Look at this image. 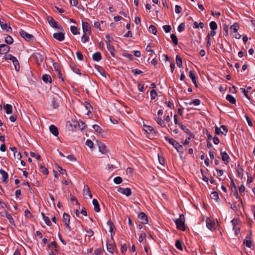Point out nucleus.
Here are the masks:
<instances>
[{"label":"nucleus","mask_w":255,"mask_h":255,"mask_svg":"<svg viewBox=\"0 0 255 255\" xmlns=\"http://www.w3.org/2000/svg\"><path fill=\"white\" fill-rule=\"evenodd\" d=\"M175 222L176 223V227L178 229L181 231H184L185 230L184 224L185 218L183 214H181L180 215L179 218L176 219L175 221Z\"/></svg>","instance_id":"nucleus-1"},{"label":"nucleus","mask_w":255,"mask_h":255,"mask_svg":"<svg viewBox=\"0 0 255 255\" xmlns=\"http://www.w3.org/2000/svg\"><path fill=\"white\" fill-rule=\"evenodd\" d=\"M165 140L169 142L176 150L178 152L180 151V149L182 148V146L179 144L178 142L173 138H170L167 136L164 137Z\"/></svg>","instance_id":"nucleus-2"},{"label":"nucleus","mask_w":255,"mask_h":255,"mask_svg":"<svg viewBox=\"0 0 255 255\" xmlns=\"http://www.w3.org/2000/svg\"><path fill=\"white\" fill-rule=\"evenodd\" d=\"M206 226L211 231H213L217 228L218 226L217 222L211 220L210 218H207L206 219Z\"/></svg>","instance_id":"nucleus-3"},{"label":"nucleus","mask_w":255,"mask_h":255,"mask_svg":"<svg viewBox=\"0 0 255 255\" xmlns=\"http://www.w3.org/2000/svg\"><path fill=\"white\" fill-rule=\"evenodd\" d=\"M19 33L20 36L27 41L32 40L34 38L32 35L29 34L23 30L21 29Z\"/></svg>","instance_id":"nucleus-4"},{"label":"nucleus","mask_w":255,"mask_h":255,"mask_svg":"<svg viewBox=\"0 0 255 255\" xmlns=\"http://www.w3.org/2000/svg\"><path fill=\"white\" fill-rule=\"evenodd\" d=\"M47 21L49 24V25L53 27L56 28L59 30L62 29V27L58 24L57 22L51 16L47 17Z\"/></svg>","instance_id":"nucleus-5"},{"label":"nucleus","mask_w":255,"mask_h":255,"mask_svg":"<svg viewBox=\"0 0 255 255\" xmlns=\"http://www.w3.org/2000/svg\"><path fill=\"white\" fill-rule=\"evenodd\" d=\"M78 125L80 126L79 123H78L76 121L73 120L68 121L66 123V127L69 130H72L73 128H77Z\"/></svg>","instance_id":"nucleus-6"},{"label":"nucleus","mask_w":255,"mask_h":255,"mask_svg":"<svg viewBox=\"0 0 255 255\" xmlns=\"http://www.w3.org/2000/svg\"><path fill=\"white\" fill-rule=\"evenodd\" d=\"M216 133L217 134H219L220 133H222L223 134H226L228 132V128L226 126L224 125H222L221 126L220 128L218 127H216L215 128Z\"/></svg>","instance_id":"nucleus-7"},{"label":"nucleus","mask_w":255,"mask_h":255,"mask_svg":"<svg viewBox=\"0 0 255 255\" xmlns=\"http://www.w3.org/2000/svg\"><path fill=\"white\" fill-rule=\"evenodd\" d=\"M118 191L123 194L126 195L127 196H129L131 194V190L128 188H122L119 187L118 189Z\"/></svg>","instance_id":"nucleus-8"},{"label":"nucleus","mask_w":255,"mask_h":255,"mask_svg":"<svg viewBox=\"0 0 255 255\" xmlns=\"http://www.w3.org/2000/svg\"><path fill=\"white\" fill-rule=\"evenodd\" d=\"M82 29L83 32L91 33V28L90 24L86 21L82 22Z\"/></svg>","instance_id":"nucleus-9"},{"label":"nucleus","mask_w":255,"mask_h":255,"mask_svg":"<svg viewBox=\"0 0 255 255\" xmlns=\"http://www.w3.org/2000/svg\"><path fill=\"white\" fill-rule=\"evenodd\" d=\"M0 25L2 29L5 30L6 31H9V30L11 29L10 26L5 22L4 19H0Z\"/></svg>","instance_id":"nucleus-10"},{"label":"nucleus","mask_w":255,"mask_h":255,"mask_svg":"<svg viewBox=\"0 0 255 255\" xmlns=\"http://www.w3.org/2000/svg\"><path fill=\"white\" fill-rule=\"evenodd\" d=\"M63 221L64 222L65 225L69 229H70V216L68 214L64 213L63 216Z\"/></svg>","instance_id":"nucleus-11"},{"label":"nucleus","mask_w":255,"mask_h":255,"mask_svg":"<svg viewBox=\"0 0 255 255\" xmlns=\"http://www.w3.org/2000/svg\"><path fill=\"white\" fill-rule=\"evenodd\" d=\"M83 193L84 196L88 197L90 199L92 198V194L91 193L89 187L87 185H84Z\"/></svg>","instance_id":"nucleus-12"},{"label":"nucleus","mask_w":255,"mask_h":255,"mask_svg":"<svg viewBox=\"0 0 255 255\" xmlns=\"http://www.w3.org/2000/svg\"><path fill=\"white\" fill-rule=\"evenodd\" d=\"M143 127V130L147 133L151 134L152 135H154L155 133V131L153 127L145 125H144Z\"/></svg>","instance_id":"nucleus-13"},{"label":"nucleus","mask_w":255,"mask_h":255,"mask_svg":"<svg viewBox=\"0 0 255 255\" xmlns=\"http://www.w3.org/2000/svg\"><path fill=\"white\" fill-rule=\"evenodd\" d=\"M138 217L142 224H147L148 223L147 217L143 212L139 214Z\"/></svg>","instance_id":"nucleus-14"},{"label":"nucleus","mask_w":255,"mask_h":255,"mask_svg":"<svg viewBox=\"0 0 255 255\" xmlns=\"http://www.w3.org/2000/svg\"><path fill=\"white\" fill-rule=\"evenodd\" d=\"M9 51V47L4 44L0 45V54H4Z\"/></svg>","instance_id":"nucleus-15"},{"label":"nucleus","mask_w":255,"mask_h":255,"mask_svg":"<svg viewBox=\"0 0 255 255\" xmlns=\"http://www.w3.org/2000/svg\"><path fill=\"white\" fill-rule=\"evenodd\" d=\"M179 126L182 129V130H183L187 135L190 136L191 137H194V135L191 132V131L189 130V129L187 128L182 124H179Z\"/></svg>","instance_id":"nucleus-16"},{"label":"nucleus","mask_w":255,"mask_h":255,"mask_svg":"<svg viewBox=\"0 0 255 255\" xmlns=\"http://www.w3.org/2000/svg\"><path fill=\"white\" fill-rule=\"evenodd\" d=\"M53 37L59 41H62L64 39L65 35L62 32L55 33L53 34Z\"/></svg>","instance_id":"nucleus-17"},{"label":"nucleus","mask_w":255,"mask_h":255,"mask_svg":"<svg viewBox=\"0 0 255 255\" xmlns=\"http://www.w3.org/2000/svg\"><path fill=\"white\" fill-rule=\"evenodd\" d=\"M99 151L103 154H106L107 152V147L105 144L102 142L98 143Z\"/></svg>","instance_id":"nucleus-18"},{"label":"nucleus","mask_w":255,"mask_h":255,"mask_svg":"<svg viewBox=\"0 0 255 255\" xmlns=\"http://www.w3.org/2000/svg\"><path fill=\"white\" fill-rule=\"evenodd\" d=\"M49 130L51 133H52L54 136H56L59 134L57 128L54 125H51L49 127Z\"/></svg>","instance_id":"nucleus-19"},{"label":"nucleus","mask_w":255,"mask_h":255,"mask_svg":"<svg viewBox=\"0 0 255 255\" xmlns=\"http://www.w3.org/2000/svg\"><path fill=\"white\" fill-rule=\"evenodd\" d=\"M0 174L1 175L2 179H3L2 181L3 182H7V178L8 177V174L7 173V172H6L3 169H0Z\"/></svg>","instance_id":"nucleus-20"},{"label":"nucleus","mask_w":255,"mask_h":255,"mask_svg":"<svg viewBox=\"0 0 255 255\" xmlns=\"http://www.w3.org/2000/svg\"><path fill=\"white\" fill-rule=\"evenodd\" d=\"M108 51L110 52L113 56H115V48L109 42L106 43Z\"/></svg>","instance_id":"nucleus-21"},{"label":"nucleus","mask_w":255,"mask_h":255,"mask_svg":"<svg viewBox=\"0 0 255 255\" xmlns=\"http://www.w3.org/2000/svg\"><path fill=\"white\" fill-rule=\"evenodd\" d=\"M244 244L248 248H251L252 245V242L251 240V237L248 235L244 240Z\"/></svg>","instance_id":"nucleus-22"},{"label":"nucleus","mask_w":255,"mask_h":255,"mask_svg":"<svg viewBox=\"0 0 255 255\" xmlns=\"http://www.w3.org/2000/svg\"><path fill=\"white\" fill-rule=\"evenodd\" d=\"M93 204L94 206V210L96 212H99L100 211V208L99 204L97 200L94 199L92 201Z\"/></svg>","instance_id":"nucleus-23"},{"label":"nucleus","mask_w":255,"mask_h":255,"mask_svg":"<svg viewBox=\"0 0 255 255\" xmlns=\"http://www.w3.org/2000/svg\"><path fill=\"white\" fill-rule=\"evenodd\" d=\"M200 104H201V101L199 99H194V100L190 101L189 103H187V102L185 103V104L186 105H194V106H196L200 105Z\"/></svg>","instance_id":"nucleus-24"},{"label":"nucleus","mask_w":255,"mask_h":255,"mask_svg":"<svg viewBox=\"0 0 255 255\" xmlns=\"http://www.w3.org/2000/svg\"><path fill=\"white\" fill-rule=\"evenodd\" d=\"M91 34V33H86L83 32V36L81 37V41L83 43H86L88 42L89 39V35Z\"/></svg>","instance_id":"nucleus-25"},{"label":"nucleus","mask_w":255,"mask_h":255,"mask_svg":"<svg viewBox=\"0 0 255 255\" xmlns=\"http://www.w3.org/2000/svg\"><path fill=\"white\" fill-rule=\"evenodd\" d=\"M221 155L222 156V160L226 162V164H227L229 162L228 159L229 158V156L226 152L221 151Z\"/></svg>","instance_id":"nucleus-26"},{"label":"nucleus","mask_w":255,"mask_h":255,"mask_svg":"<svg viewBox=\"0 0 255 255\" xmlns=\"http://www.w3.org/2000/svg\"><path fill=\"white\" fill-rule=\"evenodd\" d=\"M189 76L191 79L193 83L197 87L196 76H195L194 71H192V70L190 71L189 74Z\"/></svg>","instance_id":"nucleus-27"},{"label":"nucleus","mask_w":255,"mask_h":255,"mask_svg":"<svg viewBox=\"0 0 255 255\" xmlns=\"http://www.w3.org/2000/svg\"><path fill=\"white\" fill-rule=\"evenodd\" d=\"M102 58L101 54L99 52H96L93 55V59L95 61H99Z\"/></svg>","instance_id":"nucleus-28"},{"label":"nucleus","mask_w":255,"mask_h":255,"mask_svg":"<svg viewBox=\"0 0 255 255\" xmlns=\"http://www.w3.org/2000/svg\"><path fill=\"white\" fill-rule=\"evenodd\" d=\"M230 28L233 34L237 33L239 29V25L237 23H235L234 24L231 25Z\"/></svg>","instance_id":"nucleus-29"},{"label":"nucleus","mask_w":255,"mask_h":255,"mask_svg":"<svg viewBox=\"0 0 255 255\" xmlns=\"http://www.w3.org/2000/svg\"><path fill=\"white\" fill-rule=\"evenodd\" d=\"M11 61L12 62V63L15 67V70L17 71H19V63H18L17 59L14 56L13 58H12Z\"/></svg>","instance_id":"nucleus-30"},{"label":"nucleus","mask_w":255,"mask_h":255,"mask_svg":"<svg viewBox=\"0 0 255 255\" xmlns=\"http://www.w3.org/2000/svg\"><path fill=\"white\" fill-rule=\"evenodd\" d=\"M93 128L96 132L100 134H102L103 132L102 128L98 125H94L93 126Z\"/></svg>","instance_id":"nucleus-31"},{"label":"nucleus","mask_w":255,"mask_h":255,"mask_svg":"<svg viewBox=\"0 0 255 255\" xmlns=\"http://www.w3.org/2000/svg\"><path fill=\"white\" fill-rule=\"evenodd\" d=\"M12 106L10 104H6L4 106V109L7 114H10L12 113Z\"/></svg>","instance_id":"nucleus-32"},{"label":"nucleus","mask_w":255,"mask_h":255,"mask_svg":"<svg viewBox=\"0 0 255 255\" xmlns=\"http://www.w3.org/2000/svg\"><path fill=\"white\" fill-rule=\"evenodd\" d=\"M226 99L227 101H228L230 103L232 104L236 103V101L235 98L231 95H227Z\"/></svg>","instance_id":"nucleus-33"},{"label":"nucleus","mask_w":255,"mask_h":255,"mask_svg":"<svg viewBox=\"0 0 255 255\" xmlns=\"http://www.w3.org/2000/svg\"><path fill=\"white\" fill-rule=\"evenodd\" d=\"M41 214L43 217V219L44 221L45 224L48 226H50L51 225V223L49 218L48 217L44 215V214L42 213Z\"/></svg>","instance_id":"nucleus-34"},{"label":"nucleus","mask_w":255,"mask_h":255,"mask_svg":"<svg viewBox=\"0 0 255 255\" xmlns=\"http://www.w3.org/2000/svg\"><path fill=\"white\" fill-rule=\"evenodd\" d=\"M175 246L178 250L180 251L183 250V244L180 240H177L176 241Z\"/></svg>","instance_id":"nucleus-35"},{"label":"nucleus","mask_w":255,"mask_h":255,"mask_svg":"<svg viewBox=\"0 0 255 255\" xmlns=\"http://www.w3.org/2000/svg\"><path fill=\"white\" fill-rule=\"evenodd\" d=\"M42 80L45 82H49L51 83V77L47 74L44 75L42 76Z\"/></svg>","instance_id":"nucleus-36"},{"label":"nucleus","mask_w":255,"mask_h":255,"mask_svg":"<svg viewBox=\"0 0 255 255\" xmlns=\"http://www.w3.org/2000/svg\"><path fill=\"white\" fill-rule=\"evenodd\" d=\"M176 64L178 67H181L182 66V61L179 55L176 56Z\"/></svg>","instance_id":"nucleus-37"},{"label":"nucleus","mask_w":255,"mask_h":255,"mask_svg":"<svg viewBox=\"0 0 255 255\" xmlns=\"http://www.w3.org/2000/svg\"><path fill=\"white\" fill-rule=\"evenodd\" d=\"M252 88L251 87H247V89H241L242 90V91H243V92L244 93L246 97L248 99H250L249 95H248V93H249L251 90Z\"/></svg>","instance_id":"nucleus-38"},{"label":"nucleus","mask_w":255,"mask_h":255,"mask_svg":"<svg viewBox=\"0 0 255 255\" xmlns=\"http://www.w3.org/2000/svg\"><path fill=\"white\" fill-rule=\"evenodd\" d=\"M107 250L109 252L113 253L114 250V246L112 244H107Z\"/></svg>","instance_id":"nucleus-39"},{"label":"nucleus","mask_w":255,"mask_h":255,"mask_svg":"<svg viewBox=\"0 0 255 255\" xmlns=\"http://www.w3.org/2000/svg\"><path fill=\"white\" fill-rule=\"evenodd\" d=\"M51 105L54 108H56L59 106L58 100L56 98H53L51 101Z\"/></svg>","instance_id":"nucleus-40"},{"label":"nucleus","mask_w":255,"mask_h":255,"mask_svg":"<svg viewBox=\"0 0 255 255\" xmlns=\"http://www.w3.org/2000/svg\"><path fill=\"white\" fill-rule=\"evenodd\" d=\"M9 221L10 223L12 224L14 222L13 219L10 214L7 213V211L5 212L4 216Z\"/></svg>","instance_id":"nucleus-41"},{"label":"nucleus","mask_w":255,"mask_h":255,"mask_svg":"<svg viewBox=\"0 0 255 255\" xmlns=\"http://www.w3.org/2000/svg\"><path fill=\"white\" fill-rule=\"evenodd\" d=\"M149 31L150 33H152L154 35L156 34L157 29H156V27L153 25H150V26L149 27Z\"/></svg>","instance_id":"nucleus-42"},{"label":"nucleus","mask_w":255,"mask_h":255,"mask_svg":"<svg viewBox=\"0 0 255 255\" xmlns=\"http://www.w3.org/2000/svg\"><path fill=\"white\" fill-rule=\"evenodd\" d=\"M155 120L156 121L157 123L161 127H165L164 123L161 118L156 117L155 118Z\"/></svg>","instance_id":"nucleus-43"},{"label":"nucleus","mask_w":255,"mask_h":255,"mask_svg":"<svg viewBox=\"0 0 255 255\" xmlns=\"http://www.w3.org/2000/svg\"><path fill=\"white\" fill-rule=\"evenodd\" d=\"M204 26V24L203 22H200V23H198L196 21H195L194 22V27L195 28H198L199 27H200L201 28H203Z\"/></svg>","instance_id":"nucleus-44"},{"label":"nucleus","mask_w":255,"mask_h":255,"mask_svg":"<svg viewBox=\"0 0 255 255\" xmlns=\"http://www.w3.org/2000/svg\"><path fill=\"white\" fill-rule=\"evenodd\" d=\"M209 25L211 30H216L217 29L218 26L215 21L210 22Z\"/></svg>","instance_id":"nucleus-45"},{"label":"nucleus","mask_w":255,"mask_h":255,"mask_svg":"<svg viewBox=\"0 0 255 255\" xmlns=\"http://www.w3.org/2000/svg\"><path fill=\"white\" fill-rule=\"evenodd\" d=\"M70 30L74 35H76L79 33L77 27L75 26H71L70 27Z\"/></svg>","instance_id":"nucleus-46"},{"label":"nucleus","mask_w":255,"mask_h":255,"mask_svg":"<svg viewBox=\"0 0 255 255\" xmlns=\"http://www.w3.org/2000/svg\"><path fill=\"white\" fill-rule=\"evenodd\" d=\"M146 50L147 51V52H150V54H149V55L152 57L153 56V54L154 53V50H152L151 49V45L150 44H148L146 48Z\"/></svg>","instance_id":"nucleus-47"},{"label":"nucleus","mask_w":255,"mask_h":255,"mask_svg":"<svg viewBox=\"0 0 255 255\" xmlns=\"http://www.w3.org/2000/svg\"><path fill=\"white\" fill-rule=\"evenodd\" d=\"M210 196L212 199L216 200H218V199L219 198L218 193L216 191L212 192Z\"/></svg>","instance_id":"nucleus-48"},{"label":"nucleus","mask_w":255,"mask_h":255,"mask_svg":"<svg viewBox=\"0 0 255 255\" xmlns=\"http://www.w3.org/2000/svg\"><path fill=\"white\" fill-rule=\"evenodd\" d=\"M171 38L172 40V42L174 43L175 45H177L178 44V38L174 34H171Z\"/></svg>","instance_id":"nucleus-49"},{"label":"nucleus","mask_w":255,"mask_h":255,"mask_svg":"<svg viewBox=\"0 0 255 255\" xmlns=\"http://www.w3.org/2000/svg\"><path fill=\"white\" fill-rule=\"evenodd\" d=\"M56 72L58 75V77L59 79H61V80L64 82V78L63 77H62V73L60 70L59 69L57 68V69H56Z\"/></svg>","instance_id":"nucleus-50"},{"label":"nucleus","mask_w":255,"mask_h":255,"mask_svg":"<svg viewBox=\"0 0 255 255\" xmlns=\"http://www.w3.org/2000/svg\"><path fill=\"white\" fill-rule=\"evenodd\" d=\"M5 42L8 44H10L13 42V39L11 36H7L5 38Z\"/></svg>","instance_id":"nucleus-51"},{"label":"nucleus","mask_w":255,"mask_h":255,"mask_svg":"<svg viewBox=\"0 0 255 255\" xmlns=\"http://www.w3.org/2000/svg\"><path fill=\"white\" fill-rule=\"evenodd\" d=\"M122 178L120 176L115 177L114 179V182L115 184H119L122 182Z\"/></svg>","instance_id":"nucleus-52"},{"label":"nucleus","mask_w":255,"mask_h":255,"mask_svg":"<svg viewBox=\"0 0 255 255\" xmlns=\"http://www.w3.org/2000/svg\"><path fill=\"white\" fill-rule=\"evenodd\" d=\"M151 99H154L157 96L156 91L155 90H152L150 91Z\"/></svg>","instance_id":"nucleus-53"},{"label":"nucleus","mask_w":255,"mask_h":255,"mask_svg":"<svg viewBox=\"0 0 255 255\" xmlns=\"http://www.w3.org/2000/svg\"><path fill=\"white\" fill-rule=\"evenodd\" d=\"M185 25L184 23H181L178 27L177 29L179 32H182L184 30Z\"/></svg>","instance_id":"nucleus-54"},{"label":"nucleus","mask_w":255,"mask_h":255,"mask_svg":"<svg viewBox=\"0 0 255 255\" xmlns=\"http://www.w3.org/2000/svg\"><path fill=\"white\" fill-rule=\"evenodd\" d=\"M163 28L165 32H169L171 30V27L169 25H165L163 26Z\"/></svg>","instance_id":"nucleus-55"},{"label":"nucleus","mask_w":255,"mask_h":255,"mask_svg":"<svg viewBox=\"0 0 255 255\" xmlns=\"http://www.w3.org/2000/svg\"><path fill=\"white\" fill-rule=\"evenodd\" d=\"M121 251L123 254H125L126 253L127 251V246L126 244L122 245Z\"/></svg>","instance_id":"nucleus-56"},{"label":"nucleus","mask_w":255,"mask_h":255,"mask_svg":"<svg viewBox=\"0 0 255 255\" xmlns=\"http://www.w3.org/2000/svg\"><path fill=\"white\" fill-rule=\"evenodd\" d=\"M30 155L31 157H35L37 160H39L41 158L40 155L37 153H35L34 152H30Z\"/></svg>","instance_id":"nucleus-57"},{"label":"nucleus","mask_w":255,"mask_h":255,"mask_svg":"<svg viewBox=\"0 0 255 255\" xmlns=\"http://www.w3.org/2000/svg\"><path fill=\"white\" fill-rule=\"evenodd\" d=\"M122 55L124 57H127L130 60H132L133 59V55L128 53H124Z\"/></svg>","instance_id":"nucleus-58"},{"label":"nucleus","mask_w":255,"mask_h":255,"mask_svg":"<svg viewBox=\"0 0 255 255\" xmlns=\"http://www.w3.org/2000/svg\"><path fill=\"white\" fill-rule=\"evenodd\" d=\"M86 145L90 148H92L93 147L94 143L91 140L87 139L86 141Z\"/></svg>","instance_id":"nucleus-59"},{"label":"nucleus","mask_w":255,"mask_h":255,"mask_svg":"<svg viewBox=\"0 0 255 255\" xmlns=\"http://www.w3.org/2000/svg\"><path fill=\"white\" fill-rule=\"evenodd\" d=\"M84 106L85 107V108L87 110H92L93 108L91 106V105H90V103H89L88 102H85L84 103Z\"/></svg>","instance_id":"nucleus-60"},{"label":"nucleus","mask_w":255,"mask_h":255,"mask_svg":"<svg viewBox=\"0 0 255 255\" xmlns=\"http://www.w3.org/2000/svg\"><path fill=\"white\" fill-rule=\"evenodd\" d=\"M13 155H14L15 158H16L18 160L20 159L21 158V155L20 153L19 152H18L17 151H16L15 152H14Z\"/></svg>","instance_id":"nucleus-61"},{"label":"nucleus","mask_w":255,"mask_h":255,"mask_svg":"<svg viewBox=\"0 0 255 255\" xmlns=\"http://www.w3.org/2000/svg\"><path fill=\"white\" fill-rule=\"evenodd\" d=\"M14 56L10 55V54H8V55H5L3 56V59L5 60H10L11 61L12 60V58H13Z\"/></svg>","instance_id":"nucleus-62"},{"label":"nucleus","mask_w":255,"mask_h":255,"mask_svg":"<svg viewBox=\"0 0 255 255\" xmlns=\"http://www.w3.org/2000/svg\"><path fill=\"white\" fill-rule=\"evenodd\" d=\"M182 8L179 5H176L175 7V11L177 13H180L181 12Z\"/></svg>","instance_id":"nucleus-63"},{"label":"nucleus","mask_w":255,"mask_h":255,"mask_svg":"<svg viewBox=\"0 0 255 255\" xmlns=\"http://www.w3.org/2000/svg\"><path fill=\"white\" fill-rule=\"evenodd\" d=\"M76 55H77V58L80 60H82L83 59V54L81 52H79V51H77L76 52Z\"/></svg>","instance_id":"nucleus-64"}]
</instances>
